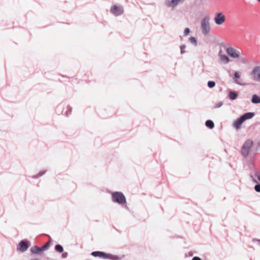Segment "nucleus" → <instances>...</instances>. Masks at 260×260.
<instances>
[{
	"label": "nucleus",
	"mask_w": 260,
	"mask_h": 260,
	"mask_svg": "<svg viewBox=\"0 0 260 260\" xmlns=\"http://www.w3.org/2000/svg\"><path fill=\"white\" fill-rule=\"evenodd\" d=\"M190 32V29L189 28H186L184 30V36H187Z\"/></svg>",
	"instance_id": "nucleus-26"
},
{
	"label": "nucleus",
	"mask_w": 260,
	"mask_h": 260,
	"mask_svg": "<svg viewBox=\"0 0 260 260\" xmlns=\"http://www.w3.org/2000/svg\"><path fill=\"white\" fill-rule=\"evenodd\" d=\"M227 53L233 58H238L241 54V50L239 49H235L232 47L226 48Z\"/></svg>",
	"instance_id": "nucleus-5"
},
{
	"label": "nucleus",
	"mask_w": 260,
	"mask_h": 260,
	"mask_svg": "<svg viewBox=\"0 0 260 260\" xmlns=\"http://www.w3.org/2000/svg\"><path fill=\"white\" fill-rule=\"evenodd\" d=\"M205 124L207 127L210 129L213 128L214 127V122L211 120H208L206 121Z\"/></svg>",
	"instance_id": "nucleus-16"
},
{
	"label": "nucleus",
	"mask_w": 260,
	"mask_h": 260,
	"mask_svg": "<svg viewBox=\"0 0 260 260\" xmlns=\"http://www.w3.org/2000/svg\"><path fill=\"white\" fill-rule=\"evenodd\" d=\"M234 82L236 84H237L239 85H242V84L240 82H239L238 80H235Z\"/></svg>",
	"instance_id": "nucleus-32"
},
{
	"label": "nucleus",
	"mask_w": 260,
	"mask_h": 260,
	"mask_svg": "<svg viewBox=\"0 0 260 260\" xmlns=\"http://www.w3.org/2000/svg\"><path fill=\"white\" fill-rule=\"evenodd\" d=\"M112 200L113 202L117 203L120 205L126 203L125 197L121 192H113L112 194Z\"/></svg>",
	"instance_id": "nucleus-3"
},
{
	"label": "nucleus",
	"mask_w": 260,
	"mask_h": 260,
	"mask_svg": "<svg viewBox=\"0 0 260 260\" xmlns=\"http://www.w3.org/2000/svg\"><path fill=\"white\" fill-rule=\"evenodd\" d=\"M202 33L204 36L208 35L211 30L210 19L209 16H206L201 21Z\"/></svg>",
	"instance_id": "nucleus-1"
},
{
	"label": "nucleus",
	"mask_w": 260,
	"mask_h": 260,
	"mask_svg": "<svg viewBox=\"0 0 260 260\" xmlns=\"http://www.w3.org/2000/svg\"><path fill=\"white\" fill-rule=\"evenodd\" d=\"M254 116V113L252 112H247L241 116V120H243L244 122L247 119L252 118Z\"/></svg>",
	"instance_id": "nucleus-12"
},
{
	"label": "nucleus",
	"mask_w": 260,
	"mask_h": 260,
	"mask_svg": "<svg viewBox=\"0 0 260 260\" xmlns=\"http://www.w3.org/2000/svg\"><path fill=\"white\" fill-rule=\"evenodd\" d=\"M111 12L116 16H120L123 13V8L121 5H113L111 8Z\"/></svg>",
	"instance_id": "nucleus-8"
},
{
	"label": "nucleus",
	"mask_w": 260,
	"mask_h": 260,
	"mask_svg": "<svg viewBox=\"0 0 260 260\" xmlns=\"http://www.w3.org/2000/svg\"><path fill=\"white\" fill-rule=\"evenodd\" d=\"M225 20V17L222 13L219 12L215 15L214 21L216 24L220 25L222 24Z\"/></svg>",
	"instance_id": "nucleus-9"
},
{
	"label": "nucleus",
	"mask_w": 260,
	"mask_h": 260,
	"mask_svg": "<svg viewBox=\"0 0 260 260\" xmlns=\"http://www.w3.org/2000/svg\"><path fill=\"white\" fill-rule=\"evenodd\" d=\"M251 76L253 80L260 82V66L255 67L253 69Z\"/></svg>",
	"instance_id": "nucleus-7"
},
{
	"label": "nucleus",
	"mask_w": 260,
	"mask_h": 260,
	"mask_svg": "<svg viewBox=\"0 0 260 260\" xmlns=\"http://www.w3.org/2000/svg\"><path fill=\"white\" fill-rule=\"evenodd\" d=\"M207 84H208V86L209 88H213L215 85V82L214 81H208Z\"/></svg>",
	"instance_id": "nucleus-22"
},
{
	"label": "nucleus",
	"mask_w": 260,
	"mask_h": 260,
	"mask_svg": "<svg viewBox=\"0 0 260 260\" xmlns=\"http://www.w3.org/2000/svg\"><path fill=\"white\" fill-rule=\"evenodd\" d=\"M251 102L253 104H260V97L256 94H253L252 96Z\"/></svg>",
	"instance_id": "nucleus-15"
},
{
	"label": "nucleus",
	"mask_w": 260,
	"mask_h": 260,
	"mask_svg": "<svg viewBox=\"0 0 260 260\" xmlns=\"http://www.w3.org/2000/svg\"><path fill=\"white\" fill-rule=\"evenodd\" d=\"M257 1L260 2V0H257Z\"/></svg>",
	"instance_id": "nucleus-36"
},
{
	"label": "nucleus",
	"mask_w": 260,
	"mask_h": 260,
	"mask_svg": "<svg viewBox=\"0 0 260 260\" xmlns=\"http://www.w3.org/2000/svg\"><path fill=\"white\" fill-rule=\"evenodd\" d=\"M46 171H42L41 172H40L38 174H37L36 175H35V176H32V178H34V179H36V178H39L40 177L43 176L45 173Z\"/></svg>",
	"instance_id": "nucleus-20"
},
{
	"label": "nucleus",
	"mask_w": 260,
	"mask_h": 260,
	"mask_svg": "<svg viewBox=\"0 0 260 260\" xmlns=\"http://www.w3.org/2000/svg\"><path fill=\"white\" fill-rule=\"evenodd\" d=\"M91 255L95 257H102L104 259H110L111 260H120V258L115 255L106 253L102 251H93L91 253Z\"/></svg>",
	"instance_id": "nucleus-2"
},
{
	"label": "nucleus",
	"mask_w": 260,
	"mask_h": 260,
	"mask_svg": "<svg viewBox=\"0 0 260 260\" xmlns=\"http://www.w3.org/2000/svg\"><path fill=\"white\" fill-rule=\"evenodd\" d=\"M180 50H181V51H180L181 54H183L185 53V51H184V49L186 48V45L184 44L182 45L181 46H180Z\"/></svg>",
	"instance_id": "nucleus-24"
},
{
	"label": "nucleus",
	"mask_w": 260,
	"mask_h": 260,
	"mask_svg": "<svg viewBox=\"0 0 260 260\" xmlns=\"http://www.w3.org/2000/svg\"><path fill=\"white\" fill-rule=\"evenodd\" d=\"M258 145L260 146V140L258 142Z\"/></svg>",
	"instance_id": "nucleus-35"
},
{
	"label": "nucleus",
	"mask_w": 260,
	"mask_h": 260,
	"mask_svg": "<svg viewBox=\"0 0 260 260\" xmlns=\"http://www.w3.org/2000/svg\"><path fill=\"white\" fill-rule=\"evenodd\" d=\"M253 182H257V181H256V180H254V179H253Z\"/></svg>",
	"instance_id": "nucleus-34"
},
{
	"label": "nucleus",
	"mask_w": 260,
	"mask_h": 260,
	"mask_svg": "<svg viewBox=\"0 0 260 260\" xmlns=\"http://www.w3.org/2000/svg\"><path fill=\"white\" fill-rule=\"evenodd\" d=\"M192 260H202V259L199 257L195 256V257H193Z\"/></svg>",
	"instance_id": "nucleus-31"
},
{
	"label": "nucleus",
	"mask_w": 260,
	"mask_h": 260,
	"mask_svg": "<svg viewBox=\"0 0 260 260\" xmlns=\"http://www.w3.org/2000/svg\"><path fill=\"white\" fill-rule=\"evenodd\" d=\"M183 1L184 0H164V4L167 7L174 9Z\"/></svg>",
	"instance_id": "nucleus-6"
},
{
	"label": "nucleus",
	"mask_w": 260,
	"mask_h": 260,
	"mask_svg": "<svg viewBox=\"0 0 260 260\" xmlns=\"http://www.w3.org/2000/svg\"><path fill=\"white\" fill-rule=\"evenodd\" d=\"M219 59L221 63L223 64L228 63L230 59L229 57L225 54L222 53V51H220L218 53Z\"/></svg>",
	"instance_id": "nucleus-11"
},
{
	"label": "nucleus",
	"mask_w": 260,
	"mask_h": 260,
	"mask_svg": "<svg viewBox=\"0 0 260 260\" xmlns=\"http://www.w3.org/2000/svg\"><path fill=\"white\" fill-rule=\"evenodd\" d=\"M253 144V141L251 140H248L244 142L241 151L242 155L243 157H246L249 155Z\"/></svg>",
	"instance_id": "nucleus-4"
},
{
	"label": "nucleus",
	"mask_w": 260,
	"mask_h": 260,
	"mask_svg": "<svg viewBox=\"0 0 260 260\" xmlns=\"http://www.w3.org/2000/svg\"><path fill=\"white\" fill-rule=\"evenodd\" d=\"M255 176L258 179V180L260 181V175L258 174V173L257 171L255 172Z\"/></svg>",
	"instance_id": "nucleus-29"
},
{
	"label": "nucleus",
	"mask_w": 260,
	"mask_h": 260,
	"mask_svg": "<svg viewBox=\"0 0 260 260\" xmlns=\"http://www.w3.org/2000/svg\"><path fill=\"white\" fill-rule=\"evenodd\" d=\"M255 190L257 192H260V184H257L254 186Z\"/></svg>",
	"instance_id": "nucleus-27"
},
{
	"label": "nucleus",
	"mask_w": 260,
	"mask_h": 260,
	"mask_svg": "<svg viewBox=\"0 0 260 260\" xmlns=\"http://www.w3.org/2000/svg\"><path fill=\"white\" fill-rule=\"evenodd\" d=\"M189 41L192 44H193L195 46H197L198 45V42L196 38L193 37H190L189 38Z\"/></svg>",
	"instance_id": "nucleus-19"
},
{
	"label": "nucleus",
	"mask_w": 260,
	"mask_h": 260,
	"mask_svg": "<svg viewBox=\"0 0 260 260\" xmlns=\"http://www.w3.org/2000/svg\"><path fill=\"white\" fill-rule=\"evenodd\" d=\"M68 256V253L67 252H64L62 254V258H66Z\"/></svg>",
	"instance_id": "nucleus-30"
},
{
	"label": "nucleus",
	"mask_w": 260,
	"mask_h": 260,
	"mask_svg": "<svg viewBox=\"0 0 260 260\" xmlns=\"http://www.w3.org/2000/svg\"><path fill=\"white\" fill-rule=\"evenodd\" d=\"M238 94L236 92L231 91L229 93V98L232 100H234L237 99Z\"/></svg>",
	"instance_id": "nucleus-17"
},
{
	"label": "nucleus",
	"mask_w": 260,
	"mask_h": 260,
	"mask_svg": "<svg viewBox=\"0 0 260 260\" xmlns=\"http://www.w3.org/2000/svg\"><path fill=\"white\" fill-rule=\"evenodd\" d=\"M244 122L243 120H241V117L236 119L235 121H234L233 123V126L236 128V129H239L240 128L241 124Z\"/></svg>",
	"instance_id": "nucleus-13"
},
{
	"label": "nucleus",
	"mask_w": 260,
	"mask_h": 260,
	"mask_svg": "<svg viewBox=\"0 0 260 260\" xmlns=\"http://www.w3.org/2000/svg\"><path fill=\"white\" fill-rule=\"evenodd\" d=\"M238 58H239L241 62L245 64L247 63L246 59L244 56H241V54L240 55V57Z\"/></svg>",
	"instance_id": "nucleus-21"
},
{
	"label": "nucleus",
	"mask_w": 260,
	"mask_h": 260,
	"mask_svg": "<svg viewBox=\"0 0 260 260\" xmlns=\"http://www.w3.org/2000/svg\"><path fill=\"white\" fill-rule=\"evenodd\" d=\"M49 245H50L49 242H47L44 245H43L42 247H41L42 251L46 250L48 249Z\"/></svg>",
	"instance_id": "nucleus-23"
},
{
	"label": "nucleus",
	"mask_w": 260,
	"mask_h": 260,
	"mask_svg": "<svg viewBox=\"0 0 260 260\" xmlns=\"http://www.w3.org/2000/svg\"><path fill=\"white\" fill-rule=\"evenodd\" d=\"M241 77V75L238 72H235L234 73V77L236 79H239Z\"/></svg>",
	"instance_id": "nucleus-28"
},
{
	"label": "nucleus",
	"mask_w": 260,
	"mask_h": 260,
	"mask_svg": "<svg viewBox=\"0 0 260 260\" xmlns=\"http://www.w3.org/2000/svg\"><path fill=\"white\" fill-rule=\"evenodd\" d=\"M30 250L31 253L35 254H40L43 252L41 248L37 246L31 247L30 249Z\"/></svg>",
	"instance_id": "nucleus-14"
},
{
	"label": "nucleus",
	"mask_w": 260,
	"mask_h": 260,
	"mask_svg": "<svg viewBox=\"0 0 260 260\" xmlns=\"http://www.w3.org/2000/svg\"><path fill=\"white\" fill-rule=\"evenodd\" d=\"M28 248L27 242L24 240L21 241L17 247V250L21 252L26 251Z\"/></svg>",
	"instance_id": "nucleus-10"
},
{
	"label": "nucleus",
	"mask_w": 260,
	"mask_h": 260,
	"mask_svg": "<svg viewBox=\"0 0 260 260\" xmlns=\"http://www.w3.org/2000/svg\"><path fill=\"white\" fill-rule=\"evenodd\" d=\"M222 105H223V102H219L214 105V108L216 109V108H220V107H221L222 106Z\"/></svg>",
	"instance_id": "nucleus-25"
},
{
	"label": "nucleus",
	"mask_w": 260,
	"mask_h": 260,
	"mask_svg": "<svg viewBox=\"0 0 260 260\" xmlns=\"http://www.w3.org/2000/svg\"><path fill=\"white\" fill-rule=\"evenodd\" d=\"M55 249L56 251H57L59 253L62 252L63 251V247L61 245H59V244H57V245H55Z\"/></svg>",
	"instance_id": "nucleus-18"
},
{
	"label": "nucleus",
	"mask_w": 260,
	"mask_h": 260,
	"mask_svg": "<svg viewBox=\"0 0 260 260\" xmlns=\"http://www.w3.org/2000/svg\"><path fill=\"white\" fill-rule=\"evenodd\" d=\"M30 260H39L38 258H35V259H30Z\"/></svg>",
	"instance_id": "nucleus-33"
}]
</instances>
